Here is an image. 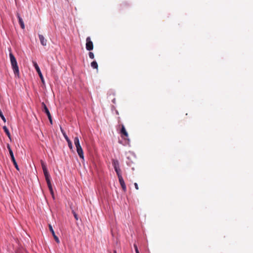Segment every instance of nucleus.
<instances>
[{
    "label": "nucleus",
    "instance_id": "nucleus-1",
    "mask_svg": "<svg viewBox=\"0 0 253 253\" xmlns=\"http://www.w3.org/2000/svg\"><path fill=\"white\" fill-rule=\"evenodd\" d=\"M9 57L14 74L16 77H19V67L17 65V62L14 55L11 52L9 53Z\"/></svg>",
    "mask_w": 253,
    "mask_h": 253
},
{
    "label": "nucleus",
    "instance_id": "nucleus-2",
    "mask_svg": "<svg viewBox=\"0 0 253 253\" xmlns=\"http://www.w3.org/2000/svg\"><path fill=\"white\" fill-rule=\"evenodd\" d=\"M74 144L77 149V152L80 158L84 159V152L83 149L80 145L78 137H75L74 138Z\"/></svg>",
    "mask_w": 253,
    "mask_h": 253
},
{
    "label": "nucleus",
    "instance_id": "nucleus-3",
    "mask_svg": "<svg viewBox=\"0 0 253 253\" xmlns=\"http://www.w3.org/2000/svg\"><path fill=\"white\" fill-rule=\"evenodd\" d=\"M7 148L8 150V151H9V154H10V156L11 157V161L13 162V164L15 168H16V169L17 170H19V168L18 167V166L17 164L15 159L14 158L13 153L12 150H11L10 145L9 144H7Z\"/></svg>",
    "mask_w": 253,
    "mask_h": 253
},
{
    "label": "nucleus",
    "instance_id": "nucleus-4",
    "mask_svg": "<svg viewBox=\"0 0 253 253\" xmlns=\"http://www.w3.org/2000/svg\"><path fill=\"white\" fill-rule=\"evenodd\" d=\"M86 49L90 51L93 48V44L92 42L91 41L90 38L89 37H87L86 39Z\"/></svg>",
    "mask_w": 253,
    "mask_h": 253
},
{
    "label": "nucleus",
    "instance_id": "nucleus-5",
    "mask_svg": "<svg viewBox=\"0 0 253 253\" xmlns=\"http://www.w3.org/2000/svg\"><path fill=\"white\" fill-rule=\"evenodd\" d=\"M121 126H122V128H121V129L120 131L121 137L124 139H127V138L128 136V133L127 132V131L125 127V126L123 125H122Z\"/></svg>",
    "mask_w": 253,
    "mask_h": 253
},
{
    "label": "nucleus",
    "instance_id": "nucleus-6",
    "mask_svg": "<svg viewBox=\"0 0 253 253\" xmlns=\"http://www.w3.org/2000/svg\"><path fill=\"white\" fill-rule=\"evenodd\" d=\"M33 63H34V66L37 72H38V73L42 80V83H44L43 77L42 75L40 69L38 65L37 64V63L36 62H34Z\"/></svg>",
    "mask_w": 253,
    "mask_h": 253
},
{
    "label": "nucleus",
    "instance_id": "nucleus-7",
    "mask_svg": "<svg viewBox=\"0 0 253 253\" xmlns=\"http://www.w3.org/2000/svg\"><path fill=\"white\" fill-rule=\"evenodd\" d=\"M48 226H49V230L51 232L52 235L54 239H55L56 242L57 243H58V244L59 243H60V240H59V238H58V237L55 235V232H54V231L53 230V229L51 225V224H49Z\"/></svg>",
    "mask_w": 253,
    "mask_h": 253
},
{
    "label": "nucleus",
    "instance_id": "nucleus-8",
    "mask_svg": "<svg viewBox=\"0 0 253 253\" xmlns=\"http://www.w3.org/2000/svg\"><path fill=\"white\" fill-rule=\"evenodd\" d=\"M41 164H42V170H43V171L44 173V176L47 177V175H50L47 171L45 164L43 161H42Z\"/></svg>",
    "mask_w": 253,
    "mask_h": 253
},
{
    "label": "nucleus",
    "instance_id": "nucleus-9",
    "mask_svg": "<svg viewBox=\"0 0 253 253\" xmlns=\"http://www.w3.org/2000/svg\"><path fill=\"white\" fill-rule=\"evenodd\" d=\"M41 164H42V170H43V171L44 173V176L47 177V175H50L47 171L45 164L43 161H42Z\"/></svg>",
    "mask_w": 253,
    "mask_h": 253
},
{
    "label": "nucleus",
    "instance_id": "nucleus-10",
    "mask_svg": "<svg viewBox=\"0 0 253 253\" xmlns=\"http://www.w3.org/2000/svg\"><path fill=\"white\" fill-rule=\"evenodd\" d=\"M39 38L41 43L43 46H46L47 44V40L44 38L43 35L39 34Z\"/></svg>",
    "mask_w": 253,
    "mask_h": 253
},
{
    "label": "nucleus",
    "instance_id": "nucleus-11",
    "mask_svg": "<svg viewBox=\"0 0 253 253\" xmlns=\"http://www.w3.org/2000/svg\"><path fill=\"white\" fill-rule=\"evenodd\" d=\"M16 15H17V17L18 19V20H19V23L20 25V26L21 27V28L22 29H25V25H24V22H23V20L22 19V18L20 17L19 14L18 13H17L16 14Z\"/></svg>",
    "mask_w": 253,
    "mask_h": 253
},
{
    "label": "nucleus",
    "instance_id": "nucleus-12",
    "mask_svg": "<svg viewBox=\"0 0 253 253\" xmlns=\"http://www.w3.org/2000/svg\"><path fill=\"white\" fill-rule=\"evenodd\" d=\"M45 180L49 188V190H52V187L51 183V181L50 180V175H47V177H45Z\"/></svg>",
    "mask_w": 253,
    "mask_h": 253
},
{
    "label": "nucleus",
    "instance_id": "nucleus-13",
    "mask_svg": "<svg viewBox=\"0 0 253 253\" xmlns=\"http://www.w3.org/2000/svg\"><path fill=\"white\" fill-rule=\"evenodd\" d=\"M45 180L49 188V190H52V187L51 183V181L50 180V175H47V177H45Z\"/></svg>",
    "mask_w": 253,
    "mask_h": 253
},
{
    "label": "nucleus",
    "instance_id": "nucleus-14",
    "mask_svg": "<svg viewBox=\"0 0 253 253\" xmlns=\"http://www.w3.org/2000/svg\"><path fill=\"white\" fill-rule=\"evenodd\" d=\"M119 179L123 189L125 190L126 189V187L122 176H120V177H119Z\"/></svg>",
    "mask_w": 253,
    "mask_h": 253
},
{
    "label": "nucleus",
    "instance_id": "nucleus-15",
    "mask_svg": "<svg viewBox=\"0 0 253 253\" xmlns=\"http://www.w3.org/2000/svg\"><path fill=\"white\" fill-rule=\"evenodd\" d=\"M3 129L4 131V132H5V133L6 134V135H7L8 137L11 141V135H10V133L7 127L6 126H3Z\"/></svg>",
    "mask_w": 253,
    "mask_h": 253
},
{
    "label": "nucleus",
    "instance_id": "nucleus-16",
    "mask_svg": "<svg viewBox=\"0 0 253 253\" xmlns=\"http://www.w3.org/2000/svg\"><path fill=\"white\" fill-rule=\"evenodd\" d=\"M42 105L43 107V111H44L46 113V115H48V114H49L50 112H49V110L48 109L47 107H46V105L44 104V103L42 102Z\"/></svg>",
    "mask_w": 253,
    "mask_h": 253
},
{
    "label": "nucleus",
    "instance_id": "nucleus-17",
    "mask_svg": "<svg viewBox=\"0 0 253 253\" xmlns=\"http://www.w3.org/2000/svg\"><path fill=\"white\" fill-rule=\"evenodd\" d=\"M112 164L114 169L119 167V163L118 160H113Z\"/></svg>",
    "mask_w": 253,
    "mask_h": 253
},
{
    "label": "nucleus",
    "instance_id": "nucleus-18",
    "mask_svg": "<svg viewBox=\"0 0 253 253\" xmlns=\"http://www.w3.org/2000/svg\"><path fill=\"white\" fill-rule=\"evenodd\" d=\"M91 66L93 69H98V64L95 61H93L91 63Z\"/></svg>",
    "mask_w": 253,
    "mask_h": 253
},
{
    "label": "nucleus",
    "instance_id": "nucleus-19",
    "mask_svg": "<svg viewBox=\"0 0 253 253\" xmlns=\"http://www.w3.org/2000/svg\"><path fill=\"white\" fill-rule=\"evenodd\" d=\"M114 169L117 174L118 178L120 177V176H122L121 174V169H120V168L118 167V168H115Z\"/></svg>",
    "mask_w": 253,
    "mask_h": 253
},
{
    "label": "nucleus",
    "instance_id": "nucleus-20",
    "mask_svg": "<svg viewBox=\"0 0 253 253\" xmlns=\"http://www.w3.org/2000/svg\"><path fill=\"white\" fill-rule=\"evenodd\" d=\"M60 129H61V132H62L63 135L64 136L65 139H66V140L67 141V140H69L70 139L69 138V137L66 135V134L65 132L64 131V130H63L61 127H60Z\"/></svg>",
    "mask_w": 253,
    "mask_h": 253
},
{
    "label": "nucleus",
    "instance_id": "nucleus-21",
    "mask_svg": "<svg viewBox=\"0 0 253 253\" xmlns=\"http://www.w3.org/2000/svg\"><path fill=\"white\" fill-rule=\"evenodd\" d=\"M67 142L68 143V146L70 148V149H72L73 145H72V143L71 141L69 139V140H67Z\"/></svg>",
    "mask_w": 253,
    "mask_h": 253
},
{
    "label": "nucleus",
    "instance_id": "nucleus-22",
    "mask_svg": "<svg viewBox=\"0 0 253 253\" xmlns=\"http://www.w3.org/2000/svg\"><path fill=\"white\" fill-rule=\"evenodd\" d=\"M88 55H89V58L91 59H93L94 57V54L92 52H89L88 53Z\"/></svg>",
    "mask_w": 253,
    "mask_h": 253
},
{
    "label": "nucleus",
    "instance_id": "nucleus-23",
    "mask_svg": "<svg viewBox=\"0 0 253 253\" xmlns=\"http://www.w3.org/2000/svg\"><path fill=\"white\" fill-rule=\"evenodd\" d=\"M50 194L52 195V197L53 199H54V191L51 190L50 191Z\"/></svg>",
    "mask_w": 253,
    "mask_h": 253
},
{
    "label": "nucleus",
    "instance_id": "nucleus-24",
    "mask_svg": "<svg viewBox=\"0 0 253 253\" xmlns=\"http://www.w3.org/2000/svg\"><path fill=\"white\" fill-rule=\"evenodd\" d=\"M47 116L48 117V118L49 120L52 119L50 113H49L48 115H47Z\"/></svg>",
    "mask_w": 253,
    "mask_h": 253
},
{
    "label": "nucleus",
    "instance_id": "nucleus-25",
    "mask_svg": "<svg viewBox=\"0 0 253 253\" xmlns=\"http://www.w3.org/2000/svg\"><path fill=\"white\" fill-rule=\"evenodd\" d=\"M47 116L48 117V118L49 120L52 119L50 113H49L48 115H47Z\"/></svg>",
    "mask_w": 253,
    "mask_h": 253
},
{
    "label": "nucleus",
    "instance_id": "nucleus-26",
    "mask_svg": "<svg viewBox=\"0 0 253 253\" xmlns=\"http://www.w3.org/2000/svg\"><path fill=\"white\" fill-rule=\"evenodd\" d=\"M135 188L137 190L138 189V184L136 183H134Z\"/></svg>",
    "mask_w": 253,
    "mask_h": 253
},
{
    "label": "nucleus",
    "instance_id": "nucleus-27",
    "mask_svg": "<svg viewBox=\"0 0 253 253\" xmlns=\"http://www.w3.org/2000/svg\"><path fill=\"white\" fill-rule=\"evenodd\" d=\"M134 247L135 250H136V249H138L137 246L135 244L134 245Z\"/></svg>",
    "mask_w": 253,
    "mask_h": 253
},
{
    "label": "nucleus",
    "instance_id": "nucleus-28",
    "mask_svg": "<svg viewBox=\"0 0 253 253\" xmlns=\"http://www.w3.org/2000/svg\"><path fill=\"white\" fill-rule=\"evenodd\" d=\"M136 253H139V251H138V249H136V250H135Z\"/></svg>",
    "mask_w": 253,
    "mask_h": 253
},
{
    "label": "nucleus",
    "instance_id": "nucleus-29",
    "mask_svg": "<svg viewBox=\"0 0 253 253\" xmlns=\"http://www.w3.org/2000/svg\"><path fill=\"white\" fill-rule=\"evenodd\" d=\"M49 122H50V123L51 124H52V119L49 120Z\"/></svg>",
    "mask_w": 253,
    "mask_h": 253
},
{
    "label": "nucleus",
    "instance_id": "nucleus-30",
    "mask_svg": "<svg viewBox=\"0 0 253 253\" xmlns=\"http://www.w3.org/2000/svg\"><path fill=\"white\" fill-rule=\"evenodd\" d=\"M74 216H75V217L76 218V219H78L77 217V215L75 214Z\"/></svg>",
    "mask_w": 253,
    "mask_h": 253
},
{
    "label": "nucleus",
    "instance_id": "nucleus-31",
    "mask_svg": "<svg viewBox=\"0 0 253 253\" xmlns=\"http://www.w3.org/2000/svg\"><path fill=\"white\" fill-rule=\"evenodd\" d=\"M114 253H117L116 251H114Z\"/></svg>",
    "mask_w": 253,
    "mask_h": 253
}]
</instances>
